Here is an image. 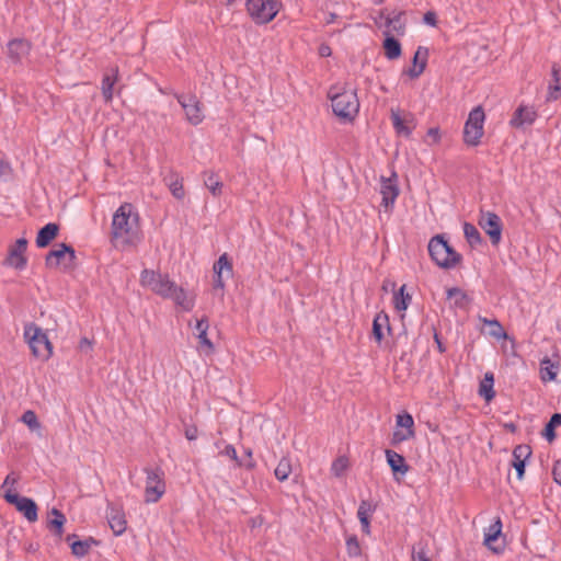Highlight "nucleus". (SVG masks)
<instances>
[{"mask_svg":"<svg viewBox=\"0 0 561 561\" xmlns=\"http://www.w3.org/2000/svg\"><path fill=\"white\" fill-rule=\"evenodd\" d=\"M346 550L351 558H357L362 553L360 545L356 536H350L346 539Z\"/></svg>","mask_w":561,"mask_h":561,"instance_id":"44","label":"nucleus"},{"mask_svg":"<svg viewBox=\"0 0 561 561\" xmlns=\"http://www.w3.org/2000/svg\"><path fill=\"white\" fill-rule=\"evenodd\" d=\"M559 365L554 364L550 358L545 357L540 362V375L542 381H552L556 379L558 374Z\"/></svg>","mask_w":561,"mask_h":561,"instance_id":"34","label":"nucleus"},{"mask_svg":"<svg viewBox=\"0 0 561 561\" xmlns=\"http://www.w3.org/2000/svg\"><path fill=\"white\" fill-rule=\"evenodd\" d=\"M380 194L382 195L381 205L388 208L392 206L399 195V187L397 183V174L393 173L391 178L381 176Z\"/></svg>","mask_w":561,"mask_h":561,"instance_id":"15","label":"nucleus"},{"mask_svg":"<svg viewBox=\"0 0 561 561\" xmlns=\"http://www.w3.org/2000/svg\"><path fill=\"white\" fill-rule=\"evenodd\" d=\"M430 137H433L435 141L439 139V129L438 128H430L427 131Z\"/></svg>","mask_w":561,"mask_h":561,"instance_id":"59","label":"nucleus"},{"mask_svg":"<svg viewBox=\"0 0 561 561\" xmlns=\"http://www.w3.org/2000/svg\"><path fill=\"white\" fill-rule=\"evenodd\" d=\"M328 95L332 103L333 113L340 118L352 121L358 113L359 102L355 91L333 92V89H330Z\"/></svg>","mask_w":561,"mask_h":561,"instance_id":"3","label":"nucleus"},{"mask_svg":"<svg viewBox=\"0 0 561 561\" xmlns=\"http://www.w3.org/2000/svg\"><path fill=\"white\" fill-rule=\"evenodd\" d=\"M117 76H118V69L116 67L108 69L103 76L102 95L106 103H108L113 100V88H114L115 82L117 81Z\"/></svg>","mask_w":561,"mask_h":561,"instance_id":"24","label":"nucleus"},{"mask_svg":"<svg viewBox=\"0 0 561 561\" xmlns=\"http://www.w3.org/2000/svg\"><path fill=\"white\" fill-rule=\"evenodd\" d=\"M153 291L163 298L172 299L185 311L194 308V298L187 297L186 291L171 280L168 274H161L156 287H153Z\"/></svg>","mask_w":561,"mask_h":561,"instance_id":"4","label":"nucleus"},{"mask_svg":"<svg viewBox=\"0 0 561 561\" xmlns=\"http://www.w3.org/2000/svg\"><path fill=\"white\" fill-rule=\"evenodd\" d=\"M479 320L490 327L489 335L500 340V339H507V333L503 329L502 324L496 319H486L484 317L479 316Z\"/></svg>","mask_w":561,"mask_h":561,"instance_id":"37","label":"nucleus"},{"mask_svg":"<svg viewBox=\"0 0 561 561\" xmlns=\"http://www.w3.org/2000/svg\"><path fill=\"white\" fill-rule=\"evenodd\" d=\"M551 77L552 80L549 83L548 87V98L547 100H558L559 99V92L561 91V67L558 64H553L551 67Z\"/></svg>","mask_w":561,"mask_h":561,"instance_id":"29","label":"nucleus"},{"mask_svg":"<svg viewBox=\"0 0 561 561\" xmlns=\"http://www.w3.org/2000/svg\"><path fill=\"white\" fill-rule=\"evenodd\" d=\"M362 530L364 534L369 535L370 534V520H365L360 523Z\"/></svg>","mask_w":561,"mask_h":561,"instance_id":"60","label":"nucleus"},{"mask_svg":"<svg viewBox=\"0 0 561 561\" xmlns=\"http://www.w3.org/2000/svg\"><path fill=\"white\" fill-rule=\"evenodd\" d=\"M404 12H398L393 16L386 15V10L380 11V18L385 19V25L392 27L398 35H403L405 31V23L402 21Z\"/></svg>","mask_w":561,"mask_h":561,"instance_id":"30","label":"nucleus"},{"mask_svg":"<svg viewBox=\"0 0 561 561\" xmlns=\"http://www.w3.org/2000/svg\"><path fill=\"white\" fill-rule=\"evenodd\" d=\"M77 538L78 536L76 534H71L66 537V541L70 545L71 552L73 556L78 558H83L90 551L89 543Z\"/></svg>","mask_w":561,"mask_h":561,"instance_id":"33","label":"nucleus"},{"mask_svg":"<svg viewBox=\"0 0 561 561\" xmlns=\"http://www.w3.org/2000/svg\"><path fill=\"white\" fill-rule=\"evenodd\" d=\"M76 251L67 243H59L56 249L50 250L45 256V265L48 268L61 267L69 272L76 268Z\"/></svg>","mask_w":561,"mask_h":561,"instance_id":"7","label":"nucleus"},{"mask_svg":"<svg viewBox=\"0 0 561 561\" xmlns=\"http://www.w3.org/2000/svg\"><path fill=\"white\" fill-rule=\"evenodd\" d=\"M434 341H435V343L437 345V348H438L439 353H445L446 352V347H445L444 343L442 342L440 336H439V334L437 332L434 333Z\"/></svg>","mask_w":561,"mask_h":561,"instance_id":"58","label":"nucleus"},{"mask_svg":"<svg viewBox=\"0 0 561 561\" xmlns=\"http://www.w3.org/2000/svg\"><path fill=\"white\" fill-rule=\"evenodd\" d=\"M4 500L14 505L16 511L23 514V516L30 522L34 523L38 518V507L34 500L19 495L11 489L5 490L3 494Z\"/></svg>","mask_w":561,"mask_h":561,"instance_id":"10","label":"nucleus"},{"mask_svg":"<svg viewBox=\"0 0 561 561\" xmlns=\"http://www.w3.org/2000/svg\"><path fill=\"white\" fill-rule=\"evenodd\" d=\"M502 529V523L500 518L496 519L494 524H492L488 531L484 534V541L483 543L493 552H500L502 548L494 546V542L499 539V536L501 535Z\"/></svg>","mask_w":561,"mask_h":561,"instance_id":"28","label":"nucleus"},{"mask_svg":"<svg viewBox=\"0 0 561 561\" xmlns=\"http://www.w3.org/2000/svg\"><path fill=\"white\" fill-rule=\"evenodd\" d=\"M247 11L256 24H266L275 19L282 8L278 0H247Z\"/></svg>","mask_w":561,"mask_h":561,"instance_id":"6","label":"nucleus"},{"mask_svg":"<svg viewBox=\"0 0 561 561\" xmlns=\"http://www.w3.org/2000/svg\"><path fill=\"white\" fill-rule=\"evenodd\" d=\"M24 337L35 357L46 360L51 356L53 345L47 334L35 323L24 327Z\"/></svg>","mask_w":561,"mask_h":561,"instance_id":"5","label":"nucleus"},{"mask_svg":"<svg viewBox=\"0 0 561 561\" xmlns=\"http://www.w3.org/2000/svg\"><path fill=\"white\" fill-rule=\"evenodd\" d=\"M21 421L26 424L30 430L35 431L41 428V423L34 411L27 410L22 414Z\"/></svg>","mask_w":561,"mask_h":561,"instance_id":"43","label":"nucleus"},{"mask_svg":"<svg viewBox=\"0 0 561 561\" xmlns=\"http://www.w3.org/2000/svg\"><path fill=\"white\" fill-rule=\"evenodd\" d=\"M552 476L556 483L561 485V460H557L553 465Z\"/></svg>","mask_w":561,"mask_h":561,"instance_id":"54","label":"nucleus"},{"mask_svg":"<svg viewBox=\"0 0 561 561\" xmlns=\"http://www.w3.org/2000/svg\"><path fill=\"white\" fill-rule=\"evenodd\" d=\"M184 435L185 437L188 439V440H194L197 438V435H198V431H197V427L194 426V425H191V426H186L185 431H184Z\"/></svg>","mask_w":561,"mask_h":561,"instance_id":"55","label":"nucleus"},{"mask_svg":"<svg viewBox=\"0 0 561 561\" xmlns=\"http://www.w3.org/2000/svg\"><path fill=\"white\" fill-rule=\"evenodd\" d=\"M385 454L387 463L391 468V471L394 477H397L398 474L404 476L409 471L410 467L402 455L398 454L392 449H386ZM396 479L398 480V478Z\"/></svg>","mask_w":561,"mask_h":561,"instance_id":"21","label":"nucleus"},{"mask_svg":"<svg viewBox=\"0 0 561 561\" xmlns=\"http://www.w3.org/2000/svg\"><path fill=\"white\" fill-rule=\"evenodd\" d=\"M27 244L28 242L25 238L18 239L15 243L10 247L4 264L19 271L24 270L27 264V259L25 256Z\"/></svg>","mask_w":561,"mask_h":561,"instance_id":"14","label":"nucleus"},{"mask_svg":"<svg viewBox=\"0 0 561 561\" xmlns=\"http://www.w3.org/2000/svg\"><path fill=\"white\" fill-rule=\"evenodd\" d=\"M8 57L14 64H20L31 51V43L24 38H14L8 43Z\"/></svg>","mask_w":561,"mask_h":561,"instance_id":"17","label":"nucleus"},{"mask_svg":"<svg viewBox=\"0 0 561 561\" xmlns=\"http://www.w3.org/2000/svg\"><path fill=\"white\" fill-rule=\"evenodd\" d=\"M505 428H507L510 432L514 433L517 427L514 423H508V424H505Z\"/></svg>","mask_w":561,"mask_h":561,"instance_id":"63","label":"nucleus"},{"mask_svg":"<svg viewBox=\"0 0 561 561\" xmlns=\"http://www.w3.org/2000/svg\"><path fill=\"white\" fill-rule=\"evenodd\" d=\"M494 376L492 373H485L483 379L480 381L479 394L486 401L490 402L495 397L493 390Z\"/></svg>","mask_w":561,"mask_h":561,"instance_id":"32","label":"nucleus"},{"mask_svg":"<svg viewBox=\"0 0 561 561\" xmlns=\"http://www.w3.org/2000/svg\"><path fill=\"white\" fill-rule=\"evenodd\" d=\"M319 55L321 57H329L332 55V49L328 44H321L319 47Z\"/></svg>","mask_w":561,"mask_h":561,"instance_id":"57","label":"nucleus"},{"mask_svg":"<svg viewBox=\"0 0 561 561\" xmlns=\"http://www.w3.org/2000/svg\"><path fill=\"white\" fill-rule=\"evenodd\" d=\"M234 0H227V4L228 5H231L233 3Z\"/></svg>","mask_w":561,"mask_h":561,"instance_id":"64","label":"nucleus"},{"mask_svg":"<svg viewBox=\"0 0 561 561\" xmlns=\"http://www.w3.org/2000/svg\"><path fill=\"white\" fill-rule=\"evenodd\" d=\"M214 284L215 290L224 291L225 280L233 276V265L228 253H222L219 259L214 263Z\"/></svg>","mask_w":561,"mask_h":561,"instance_id":"13","label":"nucleus"},{"mask_svg":"<svg viewBox=\"0 0 561 561\" xmlns=\"http://www.w3.org/2000/svg\"><path fill=\"white\" fill-rule=\"evenodd\" d=\"M168 185H169V188H170L172 195L176 199H182L184 197L185 192L183 188L182 180H180L179 178H175L174 180H171Z\"/></svg>","mask_w":561,"mask_h":561,"instance_id":"48","label":"nucleus"},{"mask_svg":"<svg viewBox=\"0 0 561 561\" xmlns=\"http://www.w3.org/2000/svg\"><path fill=\"white\" fill-rule=\"evenodd\" d=\"M385 35L386 37L382 43L385 56L390 60L398 59L402 54L400 42L391 36L389 32H386Z\"/></svg>","mask_w":561,"mask_h":561,"instance_id":"27","label":"nucleus"},{"mask_svg":"<svg viewBox=\"0 0 561 561\" xmlns=\"http://www.w3.org/2000/svg\"><path fill=\"white\" fill-rule=\"evenodd\" d=\"M423 22L430 26L435 27L437 25V15L434 11H427L423 16Z\"/></svg>","mask_w":561,"mask_h":561,"instance_id":"53","label":"nucleus"},{"mask_svg":"<svg viewBox=\"0 0 561 561\" xmlns=\"http://www.w3.org/2000/svg\"><path fill=\"white\" fill-rule=\"evenodd\" d=\"M83 541L89 543V550L91 549L92 546H99L100 545V541L94 539L93 537H89V538L84 539Z\"/></svg>","mask_w":561,"mask_h":561,"instance_id":"61","label":"nucleus"},{"mask_svg":"<svg viewBox=\"0 0 561 561\" xmlns=\"http://www.w3.org/2000/svg\"><path fill=\"white\" fill-rule=\"evenodd\" d=\"M484 111L481 106H477L469 113L468 119L463 127V142L467 146L476 147L480 144L483 136Z\"/></svg>","mask_w":561,"mask_h":561,"instance_id":"8","label":"nucleus"},{"mask_svg":"<svg viewBox=\"0 0 561 561\" xmlns=\"http://www.w3.org/2000/svg\"><path fill=\"white\" fill-rule=\"evenodd\" d=\"M139 216L129 203L123 204L113 215L112 238L124 244H134L138 239Z\"/></svg>","mask_w":561,"mask_h":561,"instance_id":"1","label":"nucleus"},{"mask_svg":"<svg viewBox=\"0 0 561 561\" xmlns=\"http://www.w3.org/2000/svg\"><path fill=\"white\" fill-rule=\"evenodd\" d=\"M447 298H455V306L458 307V308H463L465 305L467 304L468 301V296L467 294L458 288V287H451V288H448L447 289Z\"/></svg>","mask_w":561,"mask_h":561,"instance_id":"41","label":"nucleus"},{"mask_svg":"<svg viewBox=\"0 0 561 561\" xmlns=\"http://www.w3.org/2000/svg\"><path fill=\"white\" fill-rule=\"evenodd\" d=\"M209 328L207 317H203L201 320H197L195 330L197 332V339L199 346L207 350V353H211L214 351V344L207 336V330Z\"/></svg>","mask_w":561,"mask_h":561,"instance_id":"26","label":"nucleus"},{"mask_svg":"<svg viewBox=\"0 0 561 561\" xmlns=\"http://www.w3.org/2000/svg\"><path fill=\"white\" fill-rule=\"evenodd\" d=\"M85 347L90 348L91 347V343H90V341L88 339L84 337V339H82L80 341V348L83 351Z\"/></svg>","mask_w":561,"mask_h":561,"instance_id":"62","label":"nucleus"},{"mask_svg":"<svg viewBox=\"0 0 561 561\" xmlns=\"http://www.w3.org/2000/svg\"><path fill=\"white\" fill-rule=\"evenodd\" d=\"M391 121L394 130L399 135H403L405 137H409L412 134V129L405 125L404 119L401 118L398 112L391 110Z\"/></svg>","mask_w":561,"mask_h":561,"instance_id":"40","label":"nucleus"},{"mask_svg":"<svg viewBox=\"0 0 561 561\" xmlns=\"http://www.w3.org/2000/svg\"><path fill=\"white\" fill-rule=\"evenodd\" d=\"M178 102L185 112L186 119L190 124L196 126L204 119L202 103L194 94H178Z\"/></svg>","mask_w":561,"mask_h":561,"instance_id":"12","label":"nucleus"},{"mask_svg":"<svg viewBox=\"0 0 561 561\" xmlns=\"http://www.w3.org/2000/svg\"><path fill=\"white\" fill-rule=\"evenodd\" d=\"M561 425V413H554L550 417L549 422L545 425L541 435L549 442L552 443L556 437V427Z\"/></svg>","mask_w":561,"mask_h":561,"instance_id":"36","label":"nucleus"},{"mask_svg":"<svg viewBox=\"0 0 561 561\" xmlns=\"http://www.w3.org/2000/svg\"><path fill=\"white\" fill-rule=\"evenodd\" d=\"M397 426L405 428V432L414 431V421L412 415L407 412L398 414Z\"/></svg>","mask_w":561,"mask_h":561,"instance_id":"47","label":"nucleus"},{"mask_svg":"<svg viewBox=\"0 0 561 561\" xmlns=\"http://www.w3.org/2000/svg\"><path fill=\"white\" fill-rule=\"evenodd\" d=\"M20 477L18 474H15L14 472H11L7 476V478L4 479L2 485L0 486V490L2 492H5V490L8 489H11L13 492H15L14 490V485L18 483ZM4 493H2L3 495Z\"/></svg>","mask_w":561,"mask_h":561,"instance_id":"49","label":"nucleus"},{"mask_svg":"<svg viewBox=\"0 0 561 561\" xmlns=\"http://www.w3.org/2000/svg\"><path fill=\"white\" fill-rule=\"evenodd\" d=\"M59 226L55 222H48L42 227L36 237V245L46 248L58 236Z\"/></svg>","mask_w":561,"mask_h":561,"instance_id":"22","label":"nucleus"},{"mask_svg":"<svg viewBox=\"0 0 561 561\" xmlns=\"http://www.w3.org/2000/svg\"><path fill=\"white\" fill-rule=\"evenodd\" d=\"M244 454L247 456V461L243 462L242 466H244L249 470H252L255 467V461L252 458V450L248 448L245 449Z\"/></svg>","mask_w":561,"mask_h":561,"instance_id":"56","label":"nucleus"},{"mask_svg":"<svg viewBox=\"0 0 561 561\" xmlns=\"http://www.w3.org/2000/svg\"><path fill=\"white\" fill-rule=\"evenodd\" d=\"M145 472L147 474L145 501L146 503H156L165 492V482L163 480L164 473L160 468H146Z\"/></svg>","mask_w":561,"mask_h":561,"instance_id":"9","label":"nucleus"},{"mask_svg":"<svg viewBox=\"0 0 561 561\" xmlns=\"http://www.w3.org/2000/svg\"><path fill=\"white\" fill-rule=\"evenodd\" d=\"M347 467V460L345 458H337L332 463V471L336 477H340Z\"/></svg>","mask_w":561,"mask_h":561,"instance_id":"52","label":"nucleus"},{"mask_svg":"<svg viewBox=\"0 0 561 561\" xmlns=\"http://www.w3.org/2000/svg\"><path fill=\"white\" fill-rule=\"evenodd\" d=\"M203 182L204 185L209 190V192L214 196H220L222 193V182L220 181L219 176L211 172V171H205L203 173Z\"/></svg>","mask_w":561,"mask_h":561,"instance_id":"31","label":"nucleus"},{"mask_svg":"<svg viewBox=\"0 0 561 561\" xmlns=\"http://www.w3.org/2000/svg\"><path fill=\"white\" fill-rule=\"evenodd\" d=\"M412 561H431L426 551V546L423 542L420 541L413 547Z\"/></svg>","mask_w":561,"mask_h":561,"instance_id":"46","label":"nucleus"},{"mask_svg":"<svg viewBox=\"0 0 561 561\" xmlns=\"http://www.w3.org/2000/svg\"><path fill=\"white\" fill-rule=\"evenodd\" d=\"M404 291H405V285H402L400 287V289L397 293H394V295H393L394 308L398 311L407 310L408 307H409V304L412 300L411 295L410 294H405Z\"/></svg>","mask_w":561,"mask_h":561,"instance_id":"38","label":"nucleus"},{"mask_svg":"<svg viewBox=\"0 0 561 561\" xmlns=\"http://www.w3.org/2000/svg\"><path fill=\"white\" fill-rule=\"evenodd\" d=\"M106 518L114 535L119 536L126 530L124 513L112 504L107 506Z\"/></svg>","mask_w":561,"mask_h":561,"instance_id":"20","label":"nucleus"},{"mask_svg":"<svg viewBox=\"0 0 561 561\" xmlns=\"http://www.w3.org/2000/svg\"><path fill=\"white\" fill-rule=\"evenodd\" d=\"M221 454L233 460L237 463V466L241 467L243 465V461L240 460V458L237 455V450L232 445H227L225 449L221 451Z\"/></svg>","mask_w":561,"mask_h":561,"instance_id":"51","label":"nucleus"},{"mask_svg":"<svg viewBox=\"0 0 561 561\" xmlns=\"http://www.w3.org/2000/svg\"><path fill=\"white\" fill-rule=\"evenodd\" d=\"M427 249L431 259L440 268L451 270L462 262V255L448 243L443 234L434 236L430 240Z\"/></svg>","mask_w":561,"mask_h":561,"instance_id":"2","label":"nucleus"},{"mask_svg":"<svg viewBox=\"0 0 561 561\" xmlns=\"http://www.w3.org/2000/svg\"><path fill=\"white\" fill-rule=\"evenodd\" d=\"M463 234L471 248H476L478 245H481L483 243V239L481 237V233L477 229V227L470 222L463 224Z\"/></svg>","mask_w":561,"mask_h":561,"instance_id":"35","label":"nucleus"},{"mask_svg":"<svg viewBox=\"0 0 561 561\" xmlns=\"http://www.w3.org/2000/svg\"><path fill=\"white\" fill-rule=\"evenodd\" d=\"M374 511L375 507L371 505V503L366 500H363L357 511V517L359 522L362 523L365 520H369V516Z\"/></svg>","mask_w":561,"mask_h":561,"instance_id":"45","label":"nucleus"},{"mask_svg":"<svg viewBox=\"0 0 561 561\" xmlns=\"http://www.w3.org/2000/svg\"><path fill=\"white\" fill-rule=\"evenodd\" d=\"M414 434H415L414 431H410V432L394 431L392 438H391V444L392 445L400 444L404 440H408V439L414 437Z\"/></svg>","mask_w":561,"mask_h":561,"instance_id":"50","label":"nucleus"},{"mask_svg":"<svg viewBox=\"0 0 561 561\" xmlns=\"http://www.w3.org/2000/svg\"><path fill=\"white\" fill-rule=\"evenodd\" d=\"M160 276L161 273L159 272H154L152 270H144L140 274V282L142 285L150 287L153 291V287H156Z\"/></svg>","mask_w":561,"mask_h":561,"instance_id":"42","label":"nucleus"},{"mask_svg":"<svg viewBox=\"0 0 561 561\" xmlns=\"http://www.w3.org/2000/svg\"><path fill=\"white\" fill-rule=\"evenodd\" d=\"M387 329L388 332L391 331L390 324H389V317L386 312L381 311L376 314L374 322H373V336L376 340L377 343H381V341L385 337L383 329Z\"/></svg>","mask_w":561,"mask_h":561,"instance_id":"25","label":"nucleus"},{"mask_svg":"<svg viewBox=\"0 0 561 561\" xmlns=\"http://www.w3.org/2000/svg\"><path fill=\"white\" fill-rule=\"evenodd\" d=\"M47 520V528L57 537L61 538L64 534V526L66 523V516L58 508L53 507L49 512Z\"/></svg>","mask_w":561,"mask_h":561,"instance_id":"23","label":"nucleus"},{"mask_svg":"<svg viewBox=\"0 0 561 561\" xmlns=\"http://www.w3.org/2000/svg\"><path fill=\"white\" fill-rule=\"evenodd\" d=\"M530 456H531V448L528 445H517L514 448L512 467L515 468L518 480H522L524 478L526 460Z\"/></svg>","mask_w":561,"mask_h":561,"instance_id":"19","label":"nucleus"},{"mask_svg":"<svg viewBox=\"0 0 561 561\" xmlns=\"http://www.w3.org/2000/svg\"><path fill=\"white\" fill-rule=\"evenodd\" d=\"M478 224L490 237L493 245H497L501 242L503 224L495 213L480 209Z\"/></svg>","mask_w":561,"mask_h":561,"instance_id":"11","label":"nucleus"},{"mask_svg":"<svg viewBox=\"0 0 561 561\" xmlns=\"http://www.w3.org/2000/svg\"><path fill=\"white\" fill-rule=\"evenodd\" d=\"M537 118V112L531 106L520 105L514 112L511 118V126L514 128H524L530 126Z\"/></svg>","mask_w":561,"mask_h":561,"instance_id":"16","label":"nucleus"},{"mask_svg":"<svg viewBox=\"0 0 561 561\" xmlns=\"http://www.w3.org/2000/svg\"><path fill=\"white\" fill-rule=\"evenodd\" d=\"M428 49L419 46L413 56V66L403 70V75L409 76L411 79L419 78L425 70L427 65Z\"/></svg>","mask_w":561,"mask_h":561,"instance_id":"18","label":"nucleus"},{"mask_svg":"<svg viewBox=\"0 0 561 561\" xmlns=\"http://www.w3.org/2000/svg\"><path fill=\"white\" fill-rule=\"evenodd\" d=\"M291 473V463L289 458L283 457L277 467L275 468L274 474L276 479L280 482L288 479L289 474Z\"/></svg>","mask_w":561,"mask_h":561,"instance_id":"39","label":"nucleus"}]
</instances>
